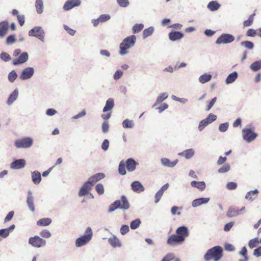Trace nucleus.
<instances>
[{"mask_svg":"<svg viewBox=\"0 0 261 261\" xmlns=\"http://www.w3.org/2000/svg\"><path fill=\"white\" fill-rule=\"evenodd\" d=\"M223 250L219 246H215L208 249L204 256L205 261L213 259L214 261H218L222 257Z\"/></svg>","mask_w":261,"mask_h":261,"instance_id":"obj_1","label":"nucleus"},{"mask_svg":"<svg viewBox=\"0 0 261 261\" xmlns=\"http://www.w3.org/2000/svg\"><path fill=\"white\" fill-rule=\"evenodd\" d=\"M130 207V204L126 197L122 195L120 199L117 200L113 202L109 206L108 212L111 213L117 208L123 210H128Z\"/></svg>","mask_w":261,"mask_h":261,"instance_id":"obj_2","label":"nucleus"},{"mask_svg":"<svg viewBox=\"0 0 261 261\" xmlns=\"http://www.w3.org/2000/svg\"><path fill=\"white\" fill-rule=\"evenodd\" d=\"M136 40L135 35H131L125 38L120 44V54L122 55L127 53V50L134 46Z\"/></svg>","mask_w":261,"mask_h":261,"instance_id":"obj_3","label":"nucleus"},{"mask_svg":"<svg viewBox=\"0 0 261 261\" xmlns=\"http://www.w3.org/2000/svg\"><path fill=\"white\" fill-rule=\"evenodd\" d=\"M13 55L15 57L18 56V58L13 59L12 63L14 65L24 63L28 60L29 58L28 53L26 52L21 53V50L20 49L15 50Z\"/></svg>","mask_w":261,"mask_h":261,"instance_id":"obj_4","label":"nucleus"},{"mask_svg":"<svg viewBox=\"0 0 261 261\" xmlns=\"http://www.w3.org/2000/svg\"><path fill=\"white\" fill-rule=\"evenodd\" d=\"M92 234L93 233L91 228L88 227L85 231V234L76 239L75 241L76 246L77 247H80L85 245L91 240Z\"/></svg>","mask_w":261,"mask_h":261,"instance_id":"obj_5","label":"nucleus"},{"mask_svg":"<svg viewBox=\"0 0 261 261\" xmlns=\"http://www.w3.org/2000/svg\"><path fill=\"white\" fill-rule=\"evenodd\" d=\"M33 144V139L30 137L18 139L15 142V145L17 148H29Z\"/></svg>","mask_w":261,"mask_h":261,"instance_id":"obj_6","label":"nucleus"},{"mask_svg":"<svg viewBox=\"0 0 261 261\" xmlns=\"http://www.w3.org/2000/svg\"><path fill=\"white\" fill-rule=\"evenodd\" d=\"M29 243L32 246L36 248H40L45 245L46 241L38 236L31 237L29 240Z\"/></svg>","mask_w":261,"mask_h":261,"instance_id":"obj_7","label":"nucleus"},{"mask_svg":"<svg viewBox=\"0 0 261 261\" xmlns=\"http://www.w3.org/2000/svg\"><path fill=\"white\" fill-rule=\"evenodd\" d=\"M30 36H34L38 38L41 41L44 40V32L43 29L40 27H35L29 32Z\"/></svg>","mask_w":261,"mask_h":261,"instance_id":"obj_8","label":"nucleus"},{"mask_svg":"<svg viewBox=\"0 0 261 261\" xmlns=\"http://www.w3.org/2000/svg\"><path fill=\"white\" fill-rule=\"evenodd\" d=\"M234 40L233 36L228 34H222L217 39L216 43L217 44H226L231 43Z\"/></svg>","mask_w":261,"mask_h":261,"instance_id":"obj_9","label":"nucleus"},{"mask_svg":"<svg viewBox=\"0 0 261 261\" xmlns=\"http://www.w3.org/2000/svg\"><path fill=\"white\" fill-rule=\"evenodd\" d=\"M243 138L246 141L250 142L252 141L256 137L257 135L256 133H253L250 129H244L243 130Z\"/></svg>","mask_w":261,"mask_h":261,"instance_id":"obj_10","label":"nucleus"},{"mask_svg":"<svg viewBox=\"0 0 261 261\" xmlns=\"http://www.w3.org/2000/svg\"><path fill=\"white\" fill-rule=\"evenodd\" d=\"M34 72V70L32 67L25 68L22 71L19 77L22 80H25L30 79L33 75Z\"/></svg>","mask_w":261,"mask_h":261,"instance_id":"obj_11","label":"nucleus"},{"mask_svg":"<svg viewBox=\"0 0 261 261\" xmlns=\"http://www.w3.org/2000/svg\"><path fill=\"white\" fill-rule=\"evenodd\" d=\"M184 242L181 236H178L177 234H172L170 236L167 240V244L170 245H174L180 244Z\"/></svg>","mask_w":261,"mask_h":261,"instance_id":"obj_12","label":"nucleus"},{"mask_svg":"<svg viewBox=\"0 0 261 261\" xmlns=\"http://www.w3.org/2000/svg\"><path fill=\"white\" fill-rule=\"evenodd\" d=\"M92 186H93L88 181L86 182L80 189L79 192V196L82 197L88 194L91 190Z\"/></svg>","mask_w":261,"mask_h":261,"instance_id":"obj_13","label":"nucleus"},{"mask_svg":"<svg viewBox=\"0 0 261 261\" xmlns=\"http://www.w3.org/2000/svg\"><path fill=\"white\" fill-rule=\"evenodd\" d=\"M80 4V0H68L65 2L63 8L65 10L68 11L74 7L79 6Z\"/></svg>","mask_w":261,"mask_h":261,"instance_id":"obj_14","label":"nucleus"},{"mask_svg":"<svg viewBox=\"0 0 261 261\" xmlns=\"http://www.w3.org/2000/svg\"><path fill=\"white\" fill-rule=\"evenodd\" d=\"M25 165L24 159L16 160L11 164V168L14 169H19L23 168Z\"/></svg>","mask_w":261,"mask_h":261,"instance_id":"obj_15","label":"nucleus"},{"mask_svg":"<svg viewBox=\"0 0 261 261\" xmlns=\"http://www.w3.org/2000/svg\"><path fill=\"white\" fill-rule=\"evenodd\" d=\"M176 233L178 236H181L183 241L189 236V231L186 226L178 227L176 230Z\"/></svg>","mask_w":261,"mask_h":261,"instance_id":"obj_16","label":"nucleus"},{"mask_svg":"<svg viewBox=\"0 0 261 261\" xmlns=\"http://www.w3.org/2000/svg\"><path fill=\"white\" fill-rule=\"evenodd\" d=\"M105 177V174L102 173H98L95 174V175L91 176L89 179L88 181L93 186L95 183L98 181L99 180L103 179Z\"/></svg>","mask_w":261,"mask_h":261,"instance_id":"obj_17","label":"nucleus"},{"mask_svg":"<svg viewBox=\"0 0 261 261\" xmlns=\"http://www.w3.org/2000/svg\"><path fill=\"white\" fill-rule=\"evenodd\" d=\"M125 164L127 171L133 172L135 170L138 163L134 159L129 158L126 160Z\"/></svg>","mask_w":261,"mask_h":261,"instance_id":"obj_18","label":"nucleus"},{"mask_svg":"<svg viewBox=\"0 0 261 261\" xmlns=\"http://www.w3.org/2000/svg\"><path fill=\"white\" fill-rule=\"evenodd\" d=\"M27 203L29 206V209L32 212L35 211V205L34 203V197L32 192L29 191L28 193V197L27 199Z\"/></svg>","mask_w":261,"mask_h":261,"instance_id":"obj_19","label":"nucleus"},{"mask_svg":"<svg viewBox=\"0 0 261 261\" xmlns=\"http://www.w3.org/2000/svg\"><path fill=\"white\" fill-rule=\"evenodd\" d=\"M183 37V33L180 32L172 31L169 34V38L170 40L173 41L179 40Z\"/></svg>","mask_w":261,"mask_h":261,"instance_id":"obj_20","label":"nucleus"},{"mask_svg":"<svg viewBox=\"0 0 261 261\" xmlns=\"http://www.w3.org/2000/svg\"><path fill=\"white\" fill-rule=\"evenodd\" d=\"M131 187L132 190L136 192H141L144 190V188L138 181H135L132 182Z\"/></svg>","mask_w":261,"mask_h":261,"instance_id":"obj_21","label":"nucleus"},{"mask_svg":"<svg viewBox=\"0 0 261 261\" xmlns=\"http://www.w3.org/2000/svg\"><path fill=\"white\" fill-rule=\"evenodd\" d=\"M210 200L209 198H200L195 199L193 201L192 205L193 207H195L198 206L202 204L206 203Z\"/></svg>","mask_w":261,"mask_h":261,"instance_id":"obj_22","label":"nucleus"},{"mask_svg":"<svg viewBox=\"0 0 261 261\" xmlns=\"http://www.w3.org/2000/svg\"><path fill=\"white\" fill-rule=\"evenodd\" d=\"M241 210H239L238 208L230 207L229 208L227 213V215L229 217H233L238 216L240 214Z\"/></svg>","mask_w":261,"mask_h":261,"instance_id":"obj_23","label":"nucleus"},{"mask_svg":"<svg viewBox=\"0 0 261 261\" xmlns=\"http://www.w3.org/2000/svg\"><path fill=\"white\" fill-rule=\"evenodd\" d=\"M8 23L7 21L0 22V37H4L7 33Z\"/></svg>","mask_w":261,"mask_h":261,"instance_id":"obj_24","label":"nucleus"},{"mask_svg":"<svg viewBox=\"0 0 261 261\" xmlns=\"http://www.w3.org/2000/svg\"><path fill=\"white\" fill-rule=\"evenodd\" d=\"M109 243L113 247H120L121 246L120 240L115 236H113L108 239Z\"/></svg>","mask_w":261,"mask_h":261,"instance_id":"obj_25","label":"nucleus"},{"mask_svg":"<svg viewBox=\"0 0 261 261\" xmlns=\"http://www.w3.org/2000/svg\"><path fill=\"white\" fill-rule=\"evenodd\" d=\"M32 181L35 184H38L40 183L41 176V174L37 171H35L32 172Z\"/></svg>","mask_w":261,"mask_h":261,"instance_id":"obj_26","label":"nucleus"},{"mask_svg":"<svg viewBox=\"0 0 261 261\" xmlns=\"http://www.w3.org/2000/svg\"><path fill=\"white\" fill-rule=\"evenodd\" d=\"M114 106V99L113 98H109L106 103V106L103 108V111L104 112L110 111Z\"/></svg>","mask_w":261,"mask_h":261,"instance_id":"obj_27","label":"nucleus"},{"mask_svg":"<svg viewBox=\"0 0 261 261\" xmlns=\"http://www.w3.org/2000/svg\"><path fill=\"white\" fill-rule=\"evenodd\" d=\"M191 186L196 187L201 191H203L205 188V184L204 181H192L191 182Z\"/></svg>","mask_w":261,"mask_h":261,"instance_id":"obj_28","label":"nucleus"},{"mask_svg":"<svg viewBox=\"0 0 261 261\" xmlns=\"http://www.w3.org/2000/svg\"><path fill=\"white\" fill-rule=\"evenodd\" d=\"M194 154V151L193 149L186 150L179 153V155L185 156L186 159H189L191 158Z\"/></svg>","mask_w":261,"mask_h":261,"instance_id":"obj_29","label":"nucleus"},{"mask_svg":"<svg viewBox=\"0 0 261 261\" xmlns=\"http://www.w3.org/2000/svg\"><path fill=\"white\" fill-rule=\"evenodd\" d=\"M51 222V220L48 218H42L39 220L37 222V224L38 226H46L49 225Z\"/></svg>","mask_w":261,"mask_h":261,"instance_id":"obj_30","label":"nucleus"},{"mask_svg":"<svg viewBox=\"0 0 261 261\" xmlns=\"http://www.w3.org/2000/svg\"><path fill=\"white\" fill-rule=\"evenodd\" d=\"M220 7V5L216 1H211L207 5L208 9L212 11L217 10Z\"/></svg>","mask_w":261,"mask_h":261,"instance_id":"obj_31","label":"nucleus"},{"mask_svg":"<svg viewBox=\"0 0 261 261\" xmlns=\"http://www.w3.org/2000/svg\"><path fill=\"white\" fill-rule=\"evenodd\" d=\"M161 162L162 164L164 166L169 167H173L176 164L177 161L176 160L173 162H171L168 159L163 158L161 159Z\"/></svg>","mask_w":261,"mask_h":261,"instance_id":"obj_32","label":"nucleus"},{"mask_svg":"<svg viewBox=\"0 0 261 261\" xmlns=\"http://www.w3.org/2000/svg\"><path fill=\"white\" fill-rule=\"evenodd\" d=\"M258 193L257 190L250 191L247 193L245 197L247 199L252 201L257 197Z\"/></svg>","mask_w":261,"mask_h":261,"instance_id":"obj_33","label":"nucleus"},{"mask_svg":"<svg viewBox=\"0 0 261 261\" xmlns=\"http://www.w3.org/2000/svg\"><path fill=\"white\" fill-rule=\"evenodd\" d=\"M18 92L17 90H15L13 91V92L10 94L9 96L8 100H7V103L8 105H11L13 101L16 100L18 96Z\"/></svg>","mask_w":261,"mask_h":261,"instance_id":"obj_34","label":"nucleus"},{"mask_svg":"<svg viewBox=\"0 0 261 261\" xmlns=\"http://www.w3.org/2000/svg\"><path fill=\"white\" fill-rule=\"evenodd\" d=\"M35 7L37 12L38 14H41L42 13L43 10V5L42 0H36Z\"/></svg>","mask_w":261,"mask_h":261,"instance_id":"obj_35","label":"nucleus"},{"mask_svg":"<svg viewBox=\"0 0 261 261\" xmlns=\"http://www.w3.org/2000/svg\"><path fill=\"white\" fill-rule=\"evenodd\" d=\"M255 15V12L250 15L248 20L243 22L244 27H249L252 25L254 20V17Z\"/></svg>","mask_w":261,"mask_h":261,"instance_id":"obj_36","label":"nucleus"},{"mask_svg":"<svg viewBox=\"0 0 261 261\" xmlns=\"http://www.w3.org/2000/svg\"><path fill=\"white\" fill-rule=\"evenodd\" d=\"M211 79V74L205 73L199 77V81L201 83L204 84L210 81Z\"/></svg>","mask_w":261,"mask_h":261,"instance_id":"obj_37","label":"nucleus"},{"mask_svg":"<svg viewBox=\"0 0 261 261\" xmlns=\"http://www.w3.org/2000/svg\"><path fill=\"white\" fill-rule=\"evenodd\" d=\"M238 74L236 72H234L230 74L226 80V83L227 84H230L233 82L237 78Z\"/></svg>","mask_w":261,"mask_h":261,"instance_id":"obj_38","label":"nucleus"},{"mask_svg":"<svg viewBox=\"0 0 261 261\" xmlns=\"http://www.w3.org/2000/svg\"><path fill=\"white\" fill-rule=\"evenodd\" d=\"M118 172L120 174L122 175H124L126 174V170L125 167V163L123 161H121L119 163V167H118Z\"/></svg>","mask_w":261,"mask_h":261,"instance_id":"obj_39","label":"nucleus"},{"mask_svg":"<svg viewBox=\"0 0 261 261\" xmlns=\"http://www.w3.org/2000/svg\"><path fill=\"white\" fill-rule=\"evenodd\" d=\"M168 97V95L166 93H162L160 95H159L156 100L153 106H156L157 105L159 104L160 103L162 102L163 101H164L165 99H166Z\"/></svg>","mask_w":261,"mask_h":261,"instance_id":"obj_40","label":"nucleus"},{"mask_svg":"<svg viewBox=\"0 0 261 261\" xmlns=\"http://www.w3.org/2000/svg\"><path fill=\"white\" fill-rule=\"evenodd\" d=\"M251 69L253 71H257L261 68V61H258L253 63L250 66Z\"/></svg>","mask_w":261,"mask_h":261,"instance_id":"obj_41","label":"nucleus"},{"mask_svg":"<svg viewBox=\"0 0 261 261\" xmlns=\"http://www.w3.org/2000/svg\"><path fill=\"white\" fill-rule=\"evenodd\" d=\"M259 243V239L256 238L251 240L248 243L249 247L250 248H253L257 246Z\"/></svg>","mask_w":261,"mask_h":261,"instance_id":"obj_42","label":"nucleus"},{"mask_svg":"<svg viewBox=\"0 0 261 261\" xmlns=\"http://www.w3.org/2000/svg\"><path fill=\"white\" fill-rule=\"evenodd\" d=\"M153 30H154L153 27H150L149 28L145 29L143 32V38H145L151 35L153 33Z\"/></svg>","mask_w":261,"mask_h":261,"instance_id":"obj_43","label":"nucleus"},{"mask_svg":"<svg viewBox=\"0 0 261 261\" xmlns=\"http://www.w3.org/2000/svg\"><path fill=\"white\" fill-rule=\"evenodd\" d=\"M143 28H144V25L143 24L137 23L133 27V32L134 33H139L143 30Z\"/></svg>","mask_w":261,"mask_h":261,"instance_id":"obj_44","label":"nucleus"},{"mask_svg":"<svg viewBox=\"0 0 261 261\" xmlns=\"http://www.w3.org/2000/svg\"><path fill=\"white\" fill-rule=\"evenodd\" d=\"M122 125L124 128H132L134 126V123L132 120L125 119L123 121Z\"/></svg>","mask_w":261,"mask_h":261,"instance_id":"obj_45","label":"nucleus"},{"mask_svg":"<svg viewBox=\"0 0 261 261\" xmlns=\"http://www.w3.org/2000/svg\"><path fill=\"white\" fill-rule=\"evenodd\" d=\"M17 77V74H16V72L14 70H12V71H11L9 73L8 76L9 81L11 83H13V82H14V81L16 80Z\"/></svg>","mask_w":261,"mask_h":261,"instance_id":"obj_46","label":"nucleus"},{"mask_svg":"<svg viewBox=\"0 0 261 261\" xmlns=\"http://www.w3.org/2000/svg\"><path fill=\"white\" fill-rule=\"evenodd\" d=\"M140 223L141 221L139 219H136L131 222L130 227L132 229H135L139 226Z\"/></svg>","mask_w":261,"mask_h":261,"instance_id":"obj_47","label":"nucleus"},{"mask_svg":"<svg viewBox=\"0 0 261 261\" xmlns=\"http://www.w3.org/2000/svg\"><path fill=\"white\" fill-rule=\"evenodd\" d=\"M240 254L244 256V258L243 259H240V261H247L248 259V258L247 256V250L245 247H243L241 250L240 252Z\"/></svg>","mask_w":261,"mask_h":261,"instance_id":"obj_48","label":"nucleus"},{"mask_svg":"<svg viewBox=\"0 0 261 261\" xmlns=\"http://www.w3.org/2000/svg\"><path fill=\"white\" fill-rule=\"evenodd\" d=\"M230 169V165L229 164H225L221 168H220L218 171L220 173H224L228 172Z\"/></svg>","mask_w":261,"mask_h":261,"instance_id":"obj_49","label":"nucleus"},{"mask_svg":"<svg viewBox=\"0 0 261 261\" xmlns=\"http://www.w3.org/2000/svg\"><path fill=\"white\" fill-rule=\"evenodd\" d=\"M95 190L98 195H102L104 193V188L101 184H97L95 187Z\"/></svg>","mask_w":261,"mask_h":261,"instance_id":"obj_50","label":"nucleus"},{"mask_svg":"<svg viewBox=\"0 0 261 261\" xmlns=\"http://www.w3.org/2000/svg\"><path fill=\"white\" fill-rule=\"evenodd\" d=\"M208 124L210 123L206 119H203L200 122L198 126V129L201 131Z\"/></svg>","mask_w":261,"mask_h":261,"instance_id":"obj_51","label":"nucleus"},{"mask_svg":"<svg viewBox=\"0 0 261 261\" xmlns=\"http://www.w3.org/2000/svg\"><path fill=\"white\" fill-rule=\"evenodd\" d=\"M241 44L248 49H252L254 46L253 43L249 41H243Z\"/></svg>","mask_w":261,"mask_h":261,"instance_id":"obj_52","label":"nucleus"},{"mask_svg":"<svg viewBox=\"0 0 261 261\" xmlns=\"http://www.w3.org/2000/svg\"><path fill=\"white\" fill-rule=\"evenodd\" d=\"M100 22H104L110 19V16L108 14H102L98 17Z\"/></svg>","mask_w":261,"mask_h":261,"instance_id":"obj_53","label":"nucleus"},{"mask_svg":"<svg viewBox=\"0 0 261 261\" xmlns=\"http://www.w3.org/2000/svg\"><path fill=\"white\" fill-rule=\"evenodd\" d=\"M16 41L15 36L12 35L8 36L7 38L6 43L7 44H11L14 43Z\"/></svg>","mask_w":261,"mask_h":261,"instance_id":"obj_54","label":"nucleus"},{"mask_svg":"<svg viewBox=\"0 0 261 261\" xmlns=\"http://www.w3.org/2000/svg\"><path fill=\"white\" fill-rule=\"evenodd\" d=\"M1 58L5 62L9 61L11 60V57L10 55L8 54L5 52L1 53Z\"/></svg>","mask_w":261,"mask_h":261,"instance_id":"obj_55","label":"nucleus"},{"mask_svg":"<svg viewBox=\"0 0 261 261\" xmlns=\"http://www.w3.org/2000/svg\"><path fill=\"white\" fill-rule=\"evenodd\" d=\"M117 2L122 7H126L129 5L128 0H117Z\"/></svg>","mask_w":261,"mask_h":261,"instance_id":"obj_56","label":"nucleus"},{"mask_svg":"<svg viewBox=\"0 0 261 261\" xmlns=\"http://www.w3.org/2000/svg\"><path fill=\"white\" fill-rule=\"evenodd\" d=\"M237 187V183L234 182H229L227 184L226 188L227 189L232 190H234Z\"/></svg>","mask_w":261,"mask_h":261,"instance_id":"obj_57","label":"nucleus"},{"mask_svg":"<svg viewBox=\"0 0 261 261\" xmlns=\"http://www.w3.org/2000/svg\"><path fill=\"white\" fill-rule=\"evenodd\" d=\"M9 229L5 228L0 230V236L3 238H6L9 234Z\"/></svg>","mask_w":261,"mask_h":261,"instance_id":"obj_58","label":"nucleus"},{"mask_svg":"<svg viewBox=\"0 0 261 261\" xmlns=\"http://www.w3.org/2000/svg\"><path fill=\"white\" fill-rule=\"evenodd\" d=\"M216 118H217L216 115H215L212 113H211L208 115V116L205 119L208 121L209 123H211L212 122L216 120Z\"/></svg>","mask_w":261,"mask_h":261,"instance_id":"obj_59","label":"nucleus"},{"mask_svg":"<svg viewBox=\"0 0 261 261\" xmlns=\"http://www.w3.org/2000/svg\"><path fill=\"white\" fill-rule=\"evenodd\" d=\"M40 235L45 238H49L51 236L50 232L46 229L43 230L40 233Z\"/></svg>","mask_w":261,"mask_h":261,"instance_id":"obj_60","label":"nucleus"},{"mask_svg":"<svg viewBox=\"0 0 261 261\" xmlns=\"http://www.w3.org/2000/svg\"><path fill=\"white\" fill-rule=\"evenodd\" d=\"M228 127V123H222L219 125V129L220 132H224L227 129Z\"/></svg>","mask_w":261,"mask_h":261,"instance_id":"obj_61","label":"nucleus"},{"mask_svg":"<svg viewBox=\"0 0 261 261\" xmlns=\"http://www.w3.org/2000/svg\"><path fill=\"white\" fill-rule=\"evenodd\" d=\"M122 74L123 72L121 70H118L114 73L113 77L115 80H117L122 76Z\"/></svg>","mask_w":261,"mask_h":261,"instance_id":"obj_62","label":"nucleus"},{"mask_svg":"<svg viewBox=\"0 0 261 261\" xmlns=\"http://www.w3.org/2000/svg\"><path fill=\"white\" fill-rule=\"evenodd\" d=\"M129 231V227L126 225H123L120 228V232L122 234L124 235L127 233Z\"/></svg>","mask_w":261,"mask_h":261,"instance_id":"obj_63","label":"nucleus"},{"mask_svg":"<svg viewBox=\"0 0 261 261\" xmlns=\"http://www.w3.org/2000/svg\"><path fill=\"white\" fill-rule=\"evenodd\" d=\"M163 195V194L161 192V191H160L159 190L158 191L155 195V203H156L160 201Z\"/></svg>","mask_w":261,"mask_h":261,"instance_id":"obj_64","label":"nucleus"}]
</instances>
